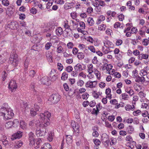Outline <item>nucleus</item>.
<instances>
[{
  "label": "nucleus",
  "instance_id": "f257e3e1",
  "mask_svg": "<svg viewBox=\"0 0 149 149\" xmlns=\"http://www.w3.org/2000/svg\"><path fill=\"white\" fill-rule=\"evenodd\" d=\"M51 116V113L46 111L43 113H41L39 115L40 118L41 120L40 122L37 120L36 122V127H39V129L36 130V134L37 136H41L45 135L47 132L46 127L50 124V118Z\"/></svg>",
  "mask_w": 149,
  "mask_h": 149
},
{
  "label": "nucleus",
  "instance_id": "f03ea898",
  "mask_svg": "<svg viewBox=\"0 0 149 149\" xmlns=\"http://www.w3.org/2000/svg\"><path fill=\"white\" fill-rule=\"evenodd\" d=\"M6 105L8 106V104L6 103L4 105L5 107H1L0 108V115L5 120L12 118L14 115L13 110L10 108H7Z\"/></svg>",
  "mask_w": 149,
  "mask_h": 149
},
{
  "label": "nucleus",
  "instance_id": "7ed1b4c3",
  "mask_svg": "<svg viewBox=\"0 0 149 149\" xmlns=\"http://www.w3.org/2000/svg\"><path fill=\"white\" fill-rule=\"evenodd\" d=\"M9 63L15 67L18 63V56L14 52H12L8 61Z\"/></svg>",
  "mask_w": 149,
  "mask_h": 149
},
{
  "label": "nucleus",
  "instance_id": "20e7f679",
  "mask_svg": "<svg viewBox=\"0 0 149 149\" xmlns=\"http://www.w3.org/2000/svg\"><path fill=\"white\" fill-rule=\"evenodd\" d=\"M104 47H102V51L105 54H107L109 52H111L112 51L111 50V49L113 48L114 45L113 44L109 41H107L106 44L104 43Z\"/></svg>",
  "mask_w": 149,
  "mask_h": 149
},
{
  "label": "nucleus",
  "instance_id": "39448f33",
  "mask_svg": "<svg viewBox=\"0 0 149 149\" xmlns=\"http://www.w3.org/2000/svg\"><path fill=\"white\" fill-rule=\"evenodd\" d=\"M60 99V95L57 93L53 94L49 98V100L53 103H57Z\"/></svg>",
  "mask_w": 149,
  "mask_h": 149
},
{
  "label": "nucleus",
  "instance_id": "423d86ee",
  "mask_svg": "<svg viewBox=\"0 0 149 149\" xmlns=\"http://www.w3.org/2000/svg\"><path fill=\"white\" fill-rule=\"evenodd\" d=\"M9 88L12 92L17 88V85L15 81H10L9 84Z\"/></svg>",
  "mask_w": 149,
  "mask_h": 149
},
{
  "label": "nucleus",
  "instance_id": "0eeeda50",
  "mask_svg": "<svg viewBox=\"0 0 149 149\" xmlns=\"http://www.w3.org/2000/svg\"><path fill=\"white\" fill-rule=\"evenodd\" d=\"M102 141L103 143H106L107 146L109 145V136L106 134H104L102 136Z\"/></svg>",
  "mask_w": 149,
  "mask_h": 149
},
{
  "label": "nucleus",
  "instance_id": "6e6552de",
  "mask_svg": "<svg viewBox=\"0 0 149 149\" xmlns=\"http://www.w3.org/2000/svg\"><path fill=\"white\" fill-rule=\"evenodd\" d=\"M22 132L20 131H18L17 132L14 134L11 137L12 140H14L17 139H19L22 137Z\"/></svg>",
  "mask_w": 149,
  "mask_h": 149
},
{
  "label": "nucleus",
  "instance_id": "1a4fd4ad",
  "mask_svg": "<svg viewBox=\"0 0 149 149\" xmlns=\"http://www.w3.org/2000/svg\"><path fill=\"white\" fill-rule=\"evenodd\" d=\"M33 133L32 132H30L29 134V141L30 145H33L35 144V139L34 138Z\"/></svg>",
  "mask_w": 149,
  "mask_h": 149
},
{
  "label": "nucleus",
  "instance_id": "9d476101",
  "mask_svg": "<svg viewBox=\"0 0 149 149\" xmlns=\"http://www.w3.org/2000/svg\"><path fill=\"white\" fill-rule=\"evenodd\" d=\"M17 24L16 22L13 21L8 24L7 26L11 29L15 30L17 29Z\"/></svg>",
  "mask_w": 149,
  "mask_h": 149
},
{
  "label": "nucleus",
  "instance_id": "9b49d317",
  "mask_svg": "<svg viewBox=\"0 0 149 149\" xmlns=\"http://www.w3.org/2000/svg\"><path fill=\"white\" fill-rule=\"evenodd\" d=\"M41 83L43 84L49 85L50 84L49 82L48 77L47 76H45L42 78L41 79Z\"/></svg>",
  "mask_w": 149,
  "mask_h": 149
},
{
  "label": "nucleus",
  "instance_id": "f8f14e48",
  "mask_svg": "<svg viewBox=\"0 0 149 149\" xmlns=\"http://www.w3.org/2000/svg\"><path fill=\"white\" fill-rule=\"evenodd\" d=\"M74 68L75 70L78 72L84 70L83 68H82V65L79 63L77 64L74 66Z\"/></svg>",
  "mask_w": 149,
  "mask_h": 149
},
{
  "label": "nucleus",
  "instance_id": "ddd939ff",
  "mask_svg": "<svg viewBox=\"0 0 149 149\" xmlns=\"http://www.w3.org/2000/svg\"><path fill=\"white\" fill-rule=\"evenodd\" d=\"M2 137L3 139H1V141H2L3 145L6 147H8L9 146V144L8 141L6 140L7 138L6 136H3Z\"/></svg>",
  "mask_w": 149,
  "mask_h": 149
},
{
  "label": "nucleus",
  "instance_id": "4468645a",
  "mask_svg": "<svg viewBox=\"0 0 149 149\" xmlns=\"http://www.w3.org/2000/svg\"><path fill=\"white\" fill-rule=\"evenodd\" d=\"M72 136L70 135H66V142L68 144L71 143L72 141Z\"/></svg>",
  "mask_w": 149,
  "mask_h": 149
},
{
  "label": "nucleus",
  "instance_id": "2eb2a0df",
  "mask_svg": "<svg viewBox=\"0 0 149 149\" xmlns=\"http://www.w3.org/2000/svg\"><path fill=\"white\" fill-rule=\"evenodd\" d=\"M125 110L126 111H133L135 109V106L134 105H131L130 104H127L125 107Z\"/></svg>",
  "mask_w": 149,
  "mask_h": 149
},
{
  "label": "nucleus",
  "instance_id": "dca6fc26",
  "mask_svg": "<svg viewBox=\"0 0 149 149\" xmlns=\"http://www.w3.org/2000/svg\"><path fill=\"white\" fill-rule=\"evenodd\" d=\"M56 33L58 36H60L63 33L62 29L61 27L58 28L56 30Z\"/></svg>",
  "mask_w": 149,
  "mask_h": 149
},
{
  "label": "nucleus",
  "instance_id": "f3484780",
  "mask_svg": "<svg viewBox=\"0 0 149 149\" xmlns=\"http://www.w3.org/2000/svg\"><path fill=\"white\" fill-rule=\"evenodd\" d=\"M41 149H52V147L49 143H47L42 145Z\"/></svg>",
  "mask_w": 149,
  "mask_h": 149
},
{
  "label": "nucleus",
  "instance_id": "a211bd4d",
  "mask_svg": "<svg viewBox=\"0 0 149 149\" xmlns=\"http://www.w3.org/2000/svg\"><path fill=\"white\" fill-rule=\"evenodd\" d=\"M85 56L84 54L82 52H79L77 54V57L78 59L81 60L83 59Z\"/></svg>",
  "mask_w": 149,
  "mask_h": 149
},
{
  "label": "nucleus",
  "instance_id": "6ab92c4d",
  "mask_svg": "<svg viewBox=\"0 0 149 149\" xmlns=\"http://www.w3.org/2000/svg\"><path fill=\"white\" fill-rule=\"evenodd\" d=\"M68 74L65 72H64L62 74L61 78V79L63 81H65L68 79Z\"/></svg>",
  "mask_w": 149,
  "mask_h": 149
},
{
  "label": "nucleus",
  "instance_id": "aec40b11",
  "mask_svg": "<svg viewBox=\"0 0 149 149\" xmlns=\"http://www.w3.org/2000/svg\"><path fill=\"white\" fill-rule=\"evenodd\" d=\"M105 19V17L103 15H100L96 23L97 24H99L101 23V22L104 20Z\"/></svg>",
  "mask_w": 149,
  "mask_h": 149
},
{
  "label": "nucleus",
  "instance_id": "412c9836",
  "mask_svg": "<svg viewBox=\"0 0 149 149\" xmlns=\"http://www.w3.org/2000/svg\"><path fill=\"white\" fill-rule=\"evenodd\" d=\"M134 130V127L132 126H129L126 129L127 131L130 134H132Z\"/></svg>",
  "mask_w": 149,
  "mask_h": 149
},
{
  "label": "nucleus",
  "instance_id": "4be33fe9",
  "mask_svg": "<svg viewBox=\"0 0 149 149\" xmlns=\"http://www.w3.org/2000/svg\"><path fill=\"white\" fill-rule=\"evenodd\" d=\"M93 83H92V81H89L86 83L85 86L86 88H93Z\"/></svg>",
  "mask_w": 149,
  "mask_h": 149
},
{
  "label": "nucleus",
  "instance_id": "5701e85b",
  "mask_svg": "<svg viewBox=\"0 0 149 149\" xmlns=\"http://www.w3.org/2000/svg\"><path fill=\"white\" fill-rule=\"evenodd\" d=\"M31 49L35 51H39L40 50V46L37 44H35L32 47Z\"/></svg>",
  "mask_w": 149,
  "mask_h": 149
},
{
  "label": "nucleus",
  "instance_id": "b1692460",
  "mask_svg": "<svg viewBox=\"0 0 149 149\" xmlns=\"http://www.w3.org/2000/svg\"><path fill=\"white\" fill-rule=\"evenodd\" d=\"M87 22L88 24L91 26L93 25L94 23L93 19L91 17H89L88 19Z\"/></svg>",
  "mask_w": 149,
  "mask_h": 149
},
{
  "label": "nucleus",
  "instance_id": "393cba45",
  "mask_svg": "<svg viewBox=\"0 0 149 149\" xmlns=\"http://www.w3.org/2000/svg\"><path fill=\"white\" fill-rule=\"evenodd\" d=\"M20 127L23 129L24 130L26 128V123L23 121H20Z\"/></svg>",
  "mask_w": 149,
  "mask_h": 149
},
{
  "label": "nucleus",
  "instance_id": "a878e982",
  "mask_svg": "<svg viewBox=\"0 0 149 149\" xmlns=\"http://www.w3.org/2000/svg\"><path fill=\"white\" fill-rule=\"evenodd\" d=\"M111 92V89L109 88H107L105 91V93L106 94V95L108 96V97L109 98V99L111 98V94H110V93Z\"/></svg>",
  "mask_w": 149,
  "mask_h": 149
},
{
  "label": "nucleus",
  "instance_id": "bb28decb",
  "mask_svg": "<svg viewBox=\"0 0 149 149\" xmlns=\"http://www.w3.org/2000/svg\"><path fill=\"white\" fill-rule=\"evenodd\" d=\"M13 127H17L18 125H19V121L17 119H15L12 122Z\"/></svg>",
  "mask_w": 149,
  "mask_h": 149
},
{
  "label": "nucleus",
  "instance_id": "cd10ccee",
  "mask_svg": "<svg viewBox=\"0 0 149 149\" xmlns=\"http://www.w3.org/2000/svg\"><path fill=\"white\" fill-rule=\"evenodd\" d=\"M13 126V123L12 121H8L6 122L5 124V126L6 127L7 129H9Z\"/></svg>",
  "mask_w": 149,
  "mask_h": 149
},
{
  "label": "nucleus",
  "instance_id": "c85d7f7f",
  "mask_svg": "<svg viewBox=\"0 0 149 149\" xmlns=\"http://www.w3.org/2000/svg\"><path fill=\"white\" fill-rule=\"evenodd\" d=\"M36 111L34 110L33 108H31L30 111V114L32 116H35L37 114Z\"/></svg>",
  "mask_w": 149,
  "mask_h": 149
},
{
  "label": "nucleus",
  "instance_id": "c756f323",
  "mask_svg": "<svg viewBox=\"0 0 149 149\" xmlns=\"http://www.w3.org/2000/svg\"><path fill=\"white\" fill-rule=\"evenodd\" d=\"M79 126L78 124H76V125L74 127H73V129L75 133H79Z\"/></svg>",
  "mask_w": 149,
  "mask_h": 149
},
{
  "label": "nucleus",
  "instance_id": "7c9ffc66",
  "mask_svg": "<svg viewBox=\"0 0 149 149\" xmlns=\"http://www.w3.org/2000/svg\"><path fill=\"white\" fill-rule=\"evenodd\" d=\"M36 73V72L35 70H32L29 71V75L30 77L32 78L35 76Z\"/></svg>",
  "mask_w": 149,
  "mask_h": 149
},
{
  "label": "nucleus",
  "instance_id": "2f4dec72",
  "mask_svg": "<svg viewBox=\"0 0 149 149\" xmlns=\"http://www.w3.org/2000/svg\"><path fill=\"white\" fill-rule=\"evenodd\" d=\"M53 133L52 132H49L48 139L50 141H52L53 139Z\"/></svg>",
  "mask_w": 149,
  "mask_h": 149
},
{
  "label": "nucleus",
  "instance_id": "473e14b6",
  "mask_svg": "<svg viewBox=\"0 0 149 149\" xmlns=\"http://www.w3.org/2000/svg\"><path fill=\"white\" fill-rule=\"evenodd\" d=\"M93 142L95 145V146H99L101 143L99 139H94Z\"/></svg>",
  "mask_w": 149,
  "mask_h": 149
},
{
  "label": "nucleus",
  "instance_id": "72a5a7b5",
  "mask_svg": "<svg viewBox=\"0 0 149 149\" xmlns=\"http://www.w3.org/2000/svg\"><path fill=\"white\" fill-rule=\"evenodd\" d=\"M88 70L89 74H91L93 72V66L92 64H90L89 66H88Z\"/></svg>",
  "mask_w": 149,
  "mask_h": 149
},
{
  "label": "nucleus",
  "instance_id": "f704fd0d",
  "mask_svg": "<svg viewBox=\"0 0 149 149\" xmlns=\"http://www.w3.org/2000/svg\"><path fill=\"white\" fill-rule=\"evenodd\" d=\"M121 96L122 99L125 100H128L129 98V95L127 93H123L121 95Z\"/></svg>",
  "mask_w": 149,
  "mask_h": 149
},
{
  "label": "nucleus",
  "instance_id": "c9c22d12",
  "mask_svg": "<svg viewBox=\"0 0 149 149\" xmlns=\"http://www.w3.org/2000/svg\"><path fill=\"white\" fill-rule=\"evenodd\" d=\"M65 9H69L72 8L71 3H66L64 5Z\"/></svg>",
  "mask_w": 149,
  "mask_h": 149
},
{
  "label": "nucleus",
  "instance_id": "e433bc0d",
  "mask_svg": "<svg viewBox=\"0 0 149 149\" xmlns=\"http://www.w3.org/2000/svg\"><path fill=\"white\" fill-rule=\"evenodd\" d=\"M84 83L83 81L80 79L78 81L77 84L78 86L82 87L84 85Z\"/></svg>",
  "mask_w": 149,
  "mask_h": 149
},
{
  "label": "nucleus",
  "instance_id": "4c0bfd02",
  "mask_svg": "<svg viewBox=\"0 0 149 149\" xmlns=\"http://www.w3.org/2000/svg\"><path fill=\"white\" fill-rule=\"evenodd\" d=\"M111 142L110 143L111 145H115L116 143L117 139L115 138H112L111 139Z\"/></svg>",
  "mask_w": 149,
  "mask_h": 149
},
{
  "label": "nucleus",
  "instance_id": "58836bf2",
  "mask_svg": "<svg viewBox=\"0 0 149 149\" xmlns=\"http://www.w3.org/2000/svg\"><path fill=\"white\" fill-rule=\"evenodd\" d=\"M40 104H38L36 103L34 104V110L36 111H39L40 109Z\"/></svg>",
  "mask_w": 149,
  "mask_h": 149
},
{
  "label": "nucleus",
  "instance_id": "ea45409f",
  "mask_svg": "<svg viewBox=\"0 0 149 149\" xmlns=\"http://www.w3.org/2000/svg\"><path fill=\"white\" fill-rule=\"evenodd\" d=\"M46 56L49 61L51 62L52 61V57L49 53L46 54Z\"/></svg>",
  "mask_w": 149,
  "mask_h": 149
},
{
  "label": "nucleus",
  "instance_id": "a19ab883",
  "mask_svg": "<svg viewBox=\"0 0 149 149\" xmlns=\"http://www.w3.org/2000/svg\"><path fill=\"white\" fill-rule=\"evenodd\" d=\"M106 27V26L105 25L102 24L99 26L98 29L101 31L104 30L105 29Z\"/></svg>",
  "mask_w": 149,
  "mask_h": 149
},
{
  "label": "nucleus",
  "instance_id": "79ce46f5",
  "mask_svg": "<svg viewBox=\"0 0 149 149\" xmlns=\"http://www.w3.org/2000/svg\"><path fill=\"white\" fill-rule=\"evenodd\" d=\"M2 3L3 5L6 6H7L9 5V1L7 0H3Z\"/></svg>",
  "mask_w": 149,
  "mask_h": 149
},
{
  "label": "nucleus",
  "instance_id": "37998d69",
  "mask_svg": "<svg viewBox=\"0 0 149 149\" xmlns=\"http://www.w3.org/2000/svg\"><path fill=\"white\" fill-rule=\"evenodd\" d=\"M126 91L130 96L132 95L134 93V91L132 89H130L129 91H128V89H127V90H126Z\"/></svg>",
  "mask_w": 149,
  "mask_h": 149
},
{
  "label": "nucleus",
  "instance_id": "c03bdc74",
  "mask_svg": "<svg viewBox=\"0 0 149 149\" xmlns=\"http://www.w3.org/2000/svg\"><path fill=\"white\" fill-rule=\"evenodd\" d=\"M106 65V69L107 70V71L109 70L110 69H111L112 68V65L111 64H107V63L104 64V66Z\"/></svg>",
  "mask_w": 149,
  "mask_h": 149
},
{
  "label": "nucleus",
  "instance_id": "a18cd8bd",
  "mask_svg": "<svg viewBox=\"0 0 149 149\" xmlns=\"http://www.w3.org/2000/svg\"><path fill=\"white\" fill-rule=\"evenodd\" d=\"M88 49L92 52L95 53L96 52L95 49L93 46H90L88 47Z\"/></svg>",
  "mask_w": 149,
  "mask_h": 149
},
{
  "label": "nucleus",
  "instance_id": "49530a36",
  "mask_svg": "<svg viewBox=\"0 0 149 149\" xmlns=\"http://www.w3.org/2000/svg\"><path fill=\"white\" fill-rule=\"evenodd\" d=\"M99 111V109L96 108V110L95 108L93 109V110L92 112V113L93 114H95L97 115Z\"/></svg>",
  "mask_w": 149,
  "mask_h": 149
},
{
  "label": "nucleus",
  "instance_id": "de8ad7c7",
  "mask_svg": "<svg viewBox=\"0 0 149 149\" xmlns=\"http://www.w3.org/2000/svg\"><path fill=\"white\" fill-rule=\"evenodd\" d=\"M141 72L140 73V74L141 76L146 75L147 74V72L144 69L142 70Z\"/></svg>",
  "mask_w": 149,
  "mask_h": 149
},
{
  "label": "nucleus",
  "instance_id": "09e8293b",
  "mask_svg": "<svg viewBox=\"0 0 149 149\" xmlns=\"http://www.w3.org/2000/svg\"><path fill=\"white\" fill-rule=\"evenodd\" d=\"M140 55H141V58H142V59H147L148 57V55L146 54H140Z\"/></svg>",
  "mask_w": 149,
  "mask_h": 149
},
{
  "label": "nucleus",
  "instance_id": "8fccbe9b",
  "mask_svg": "<svg viewBox=\"0 0 149 149\" xmlns=\"http://www.w3.org/2000/svg\"><path fill=\"white\" fill-rule=\"evenodd\" d=\"M139 95L140 96V97L142 98H145L146 94L143 92L141 91L139 93Z\"/></svg>",
  "mask_w": 149,
  "mask_h": 149
},
{
  "label": "nucleus",
  "instance_id": "3c124183",
  "mask_svg": "<svg viewBox=\"0 0 149 149\" xmlns=\"http://www.w3.org/2000/svg\"><path fill=\"white\" fill-rule=\"evenodd\" d=\"M65 70L67 72H70L72 71L73 68L71 66H68L66 68Z\"/></svg>",
  "mask_w": 149,
  "mask_h": 149
},
{
  "label": "nucleus",
  "instance_id": "603ef678",
  "mask_svg": "<svg viewBox=\"0 0 149 149\" xmlns=\"http://www.w3.org/2000/svg\"><path fill=\"white\" fill-rule=\"evenodd\" d=\"M52 46V44L50 42L47 43L45 46V48L47 50H48L50 49Z\"/></svg>",
  "mask_w": 149,
  "mask_h": 149
},
{
  "label": "nucleus",
  "instance_id": "864d4df0",
  "mask_svg": "<svg viewBox=\"0 0 149 149\" xmlns=\"http://www.w3.org/2000/svg\"><path fill=\"white\" fill-rule=\"evenodd\" d=\"M5 59L4 58V56L0 55V63H3L4 62Z\"/></svg>",
  "mask_w": 149,
  "mask_h": 149
},
{
  "label": "nucleus",
  "instance_id": "5fc2aeb1",
  "mask_svg": "<svg viewBox=\"0 0 149 149\" xmlns=\"http://www.w3.org/2000/svg\"><path fill=\"white\" fill-rule=\"evenodd\" d=\"M58 69L60 71L63 69V67L61 63H58L57 64Z\"/></svg>",
  "mask_w": 149,
  "mask_h": 149
},
{
  "label": "nucleus",
  "instance_id": "6e6d98bb",
  "mask_svg": "<svg viewBox=\"0 0 149 149\" xmlns=\"http://www.w3.org/2000/svg\"><path fill=\"white\" fill-rule=\"evenodd\" d=\"M64 26L66 29H68L70 31H72V30L71 29H70V26L69 25L68 23H65L64 25Z\"/></svg>",
  "mask_w": 149,
  "mask_h": 149
},
{
  "label": "nucleus",
  "instance_id": "4d7b16f0",
  "mask_svg": "<svg viewBox=\"0 0 149 149\" xmlns=\"http://www.w3.org/2000/svg\"><path fill=\"white\" fill-rule=\"evenodd\" d=\"M74 46V44L73 43L71 42H69L67 44V46L68 49H72Z\"/></svg>",
  "mask_w": 149,
  "mask_h": 149
},
{
  "label": "nucleus",
  "instance_id": "13d9d810",
  "mask_svg": "<svg viewBox=\"0 0 149 149\" xmlns=\"http://www.w3.org/2000/svg\"><path fill=\"white\" fill-rule=\"evenodd\" d=\"M123 43V41L121 39H118L116 42V44L117 46L121 45Z\"/></svg>",
  "mask_w": 149,
  "mask_h": 149
},
{
  "label": "nucleus",
  "instance_id": "bf43d9fd",
  "mask_svg": "<svg viewBox=\"0 0 149 149\" xmlns=\"http://www.w3.org/2000/svg\"><path fill=\"white\" fill-rule=\"evenodd\" d=\"M89 95L86 93H85L82 95V98L83 99L86 100L88 98Z\"/></svg>",
  "mask_w": 149,
  "mask_h": 149
},
{
  "label": "nucleus",
  "instance_id": "052dcab7",
  "mask_svg": "<svg viewBox=\"0 0 149 149\" xmlns=\"http://www.w3.org/2000/svg\"><path fill=\"white\" fill-rule=\"evenodd\" d=\"M148 41L149 40L147 39H144L143 41L142 42V43L144 45L147 46L149 43Z\"/></svg>",
  "mask_w": 149,
  "mask_h": 149
},
{
  "label": "nucleus",
  "instance_id": "680f3d73",
  "mask_svg": "<svg viewBox=\"0 0 149 149\" xmlns=\"http://www.w3.org/2000/svg\"><path fill=\"white\" fill-rule=\"evenodd\" d=\"M2 78H3V81H4L6 78V77H7V73L5 71H3L2 73Z\"/></svg>",
  "mask_w": 149,
  "mask_h": 149
},
{
  "label": "nucleus",
  "instance_id": "e2e57ef3",
  "mask_svg": "<svg viewBox=\"0 0 149 149\" xmlns=\"http://www.w3.org/2000/svg\"><path fill=\"white\" fill-rule=\"evenodd\" d=\"M72 53L74 55L78 54V49L76 47L73 48L72 49Z\"/></svg>",
  "mask_w": 149,
  "mask_h": 149
},
{
  "label": "nucleus",
  "instance_id": "0e129e2a",
  "mask_svg": "<svg viewBox=\"0 0 149 149\" xmlns=\"http://www.w3.org/2000/svg\"><path fill=\"white\" fill-rule=\"evenodd\" d=\"M80 27L82 29H84L85 28V25L84 23L83 22H81L79 23Z\"/></svg>",
  "mask_w": 149,
  "mask_h": 149
},
{
  "label": "nucleus",
  "instance_id": "69168bd1",
  "mask_svg": "<svg viewBox=\"0 0 149 149\" xmlns=\"http://www.w3.org/2000/svg\"><path fill=\"white\" fill-rule=\"evenodd\" d=\"M135 77L136 79H135V81L139 83L140 82H141V77L138 75H136Z\"/></svg>",
  "mask_w": 149,
  "mask_h": 149
},
{
  "label": "nucleus",
  "instance_id": "338daca9",
  "mask_svg": "<svg viewBox=\"0 0 149 149\" xmlns=\"http://www.w3.org/2000/svg\"><path fill=\"white\" fill-rule=\"evenodd\" d=\"M29 61L27 59H26L24 63V67L25 70L27 69L29 65Z\"/></svg>",
  "mask_w": 149,
  "mask_h": 149
},
{
  "label": "nucleus",
  "instance_id": "774afa93",
  "mask_svg": "<svg viewBox=\"0 0 149 149\" xmlns=\"http://www.w3.org/2000/svg\"><path fill=\"white\" fill-rule=\"evenodd\" d=\"M141 112V111L139 110H137L136 111H134L133 114L134 116H137Z\"/></svg>",
  "mask_w": 149,
  "mask_h": 149
}]
</instances>
